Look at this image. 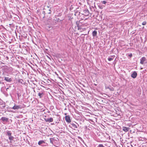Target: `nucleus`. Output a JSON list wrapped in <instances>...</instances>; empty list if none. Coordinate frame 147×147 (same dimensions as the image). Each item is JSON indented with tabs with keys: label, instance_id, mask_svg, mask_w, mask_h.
<instances>
[{
	"label": "nucleus",
	"instance_id": "obj_1",
	"mask_svg": "<svg viewBox=\"0 0 147 147\" xmlns=\"http://www.w3.org/2000/svg\"><path fill=\"white\" fill-rule=\"evenodd\" d=\"M140 63L142 64H146L145 65L147 66V62H145L146 60V58L145 57H143L140 59Z\"/></svg>",
	"mask_w": 147,
	"mask_h": 147
},
{
	"label": "nucleus",
	"instance_id": "obj_2",
	"mask_svg": "<svg viewBox=\"0 0 147 147\" xmlns=\"http://www.w3.org/2000/svg\"><path fill=\"white\" fill-rule=\"evenodd\" d=\"M11 108L14 110H16L21 109L22 108V107H21V106L16 105H15L14 106Z\"/></svg>",
	"mask_w": 147,
	"mask_h": 147
},
{
	"label": "nucleus",
	"instance_id": "obj_3",
	"mask_svg": "<svg viewBox=\"0 0 147 147\" xmlns=\"http://www.w3.org/2000/svg\"><path fill=\"white\" fill-rule=\"evenodd\" d=\"M65 120L68 123H70L71 121L70 117L69 115L65 116Z\"/></svg>",
	"mask_w": 147,
	"mask_h": 147
},
{
	"label": "nucleus",
	"instance_id": "obj_4",
	"mask_svg": "<svg viewBox=\"0 0 147 147\" xmlns=\"http://www.w3.org/2000/svg\"><path fill=\"white\" fill-rule=\"evenodd\" d=\"M4 78V80L7 82H10L12 81L11 78L9 77H5Z\"/></svg>",
	"mask_w": 147,
	"mask_h": 147
},
{
	"label": "nucleus",
	"instance_id": "obj_5",
	"mask_svg": "<svg viewBox=\"0 0 147 147\" xmlns=\"http://www.w3.org/2000/svg\"><path fill=\"white\" fill-rule=\"evenodd\" d=\"M45 121L47 122H51L53 121V119L52 118H48L47 119H45Z\"/></svg>",
	"mask_w": 147,
	"mask_h": 147
},
{
	"label": "nucleus",
	"instance_id": "obj_6",
	"mask_svg": "<svg viewBox=\"0 0 147 147\" xmlns=\"http://www.w3.org/2000/svg\"><path fill=\"white\" fill-rule=\"evenodd\" d=\"M137 73L134 71L131 75V76L134 78H136L137 76Z\"/></svg>",
	"mask_w": 147,
	"mask_h": 147
},
{
	"label": "nucleus",
	"instance_id": "obj_7",
	"mask_svg": "<svg viewBox=\"0 0 147 147\" xmlns=\"http://www.w3.org/2000/svg\"><path fill=\"white\" fill-rule=\"evenodd\" d=\"M8 118L5 117H2L0 120H2L3 122L6 121L7 122L8 120Z\"/></svg>",
	"mask_w": 147,
	"mask_h": 147
},
{
	"label": "nucleus",
	"instance_id": "obj_8",
	"mask_svg": "<svg viewBox=\"0 0 147 147\" xmlns=\"http://www.w3.org/2000/svg\"><path fill=\"white\" fill-rule=\"evenodd\" d=\"M130 129V128L128 127H123V130L124 131L126 132L128 131Z\"/></svg>",
	"mask_w": 147,
	"mask_h": 147
},
{
	"label": "nucleus",
	"instance_id": "obj_9",
	"mask_svg": "<svg viewBox=\"0 0 147 147\" xmlns=\"http://www.w3.org/2000/svg\"><path fill=\"white\" fill-rule=\"evenodd\" d=\"M51 8H49L48 10H46L45 11H44L43 12V13L44 14H50L51 13Z\"/></svg>",
	"mask_w": 147,
	"mask_h": 147
},
{
	"label": "nucleus",
	"instance_id": "obj_10",
	"mask_svg": "<svg viewBox=\"0 0 147 147\" xmlns=\"http://www.w3.org/2000/svg\"><path fill=\"white\" fill-rule=\"evenodd\" d=\"M11 134L10 131H6V135L8 136L9 138L12 136Z\"/></svg>",
	"mask_w": 147,
	"mask_h": 147
},
{
	"label": "nucleus",
	"instance_id": "obj_11",
	"mask_svg": "<svg viewBox=\"0 0 147 147\" xmlns=\"http://www.w3.org/2000/svg\"><path fill=\"white\" fill-rule=\"evenodd\" d=\"M45 142L43 140H40L38 142V144L39 145H40L44 143H45Z\"/></svg>",
	"mask_w": 147,
	"mask_h": 147
},
{
	"label": "nucleus",
	"instance_id": "obj_12",
	"mask_svg": "<svg viewBox=\"0 0 147 147\" xmlns=\"http://www.w3.org/2000/svg\"><path fill=\"white\" fill-rule=\"evenodd\" d=\"M97 32L96 31L94 30L92 33V35L94 37L96 36L97 35Z\"/></svg>",
	"mask_w": 147,
	"mask_h": 147
},
{
	"label": "nucleus",
	"instance_id": "obj_13",
	"mask_svg": "<svg viewBox=\"0 0 147 147\" xmlns=\"http://www.w3.org/2000/svg\"><path fill=\"white\" fill-rule=\"evenodd\" d=\"M71 124L74 129H75V128H77V125L75 124L74 123H72Z\"/></svg>",
	"mask_w": 147,
	"mask_h": 147
},
{
	"label": "nucleus",
	"instance_id": "obj_14",
	"mask_svg": "<svg viewBox=\"0 0 147 147\" xmlns=\"http://www.w3.org/2000/svg\"><path fill=\"white\" fill-rule=\"evenodd\" d=\"M14 139V137L13 136H11L10 137H9V140H10V141L12 140H13Z\"/></svg>",
	"mask_w": 147,
	"mask_h": 147
},
{
	"label": "nucleus",
	"instance_id": "obj_15",
	"mask_svg": "<svg viewBox=\"0 0 147 147\" xmlns=\"http://www.w3.org/2000/svg\"><path fill=\"white\" fill-rule=\"evenodd\" d=\"M146 24V21H144L142 22V24L143 25H145Z\"/></svg>",
	"mask_w": 147,
	"mask_h": 147
},
{
	"label": "nucleus",
	"instance_id": "obj_16",
	"mask_svg": "<svg viewBox=\"0 0 147 147\" xmlns=\"http://www.w3.org/2000/svg\"><path fill=\"white\" fill-rule=\"evenodd\" d=\"M113 59L112 58H108V60L109 61H112L113 60Z\"/></svg>",
	"mask_w": 147,
	"mask_h": 147
},
{
	"label": "nucleus",
	"instance_id": "obj_17",
	"mask_svg": "<svg viewBox=\"0 0 147 147\" xmlns=\"http://www.w3.org/2000/svg\"><path fill=\"white\" fill-rule=\"evenodd\" d=\"M98 147H105L102 144H100L99 145Z\"/></svg>",
	"mask_w": 147,
	"mask_h": 147
},
{
	"label": "nucleus",
	"instance_id": "obj_18",
	"mask_svg": "<svg viewBox=\"0 0 147 147\" xmlns=\"http://www.w3.org/2000/svg\"><path fill=\"white\" fill-rule=\"evenodd\" d=\"M102 3L103 4H105L106 3V2L105 1H102Z\"/></svg>",
	"mask_w": 147,
	"mask_h": 147
},
{
	"label": "nucleus",
	"instance_id": "obj_19",
	"mask_svg": "<svg viewBox=\"0 0 147 147\" xmlns=\"http://www.w3.org/2000/svg\"><path fill=\"white\" fill-rule=\"evenodd\" d=\"M42 95V94L40 93H39L38 94V95L40 97V98H41V95Z\"/></svg>",
	"mask_w": 147,
	"mask_h": 147
},
{
	"label": "nucleus",
	"instance_id": "obj_20",
	"mask_svg": "<svg viewBox=\"0 0 147 147\" xmlns=\"http://www.w3.org/2000/svg\"><path fill=\"white\" fill-rule=\"evenodd\" d=\"M128 56H129V57H131L132 56V54H129V55H128Z\"/></svg>",
	"mask_w": 147,
	"mask_h": 147
},
{
	"label": "nucleus",
	"instance_id": "obj_21",
	"mask_svg": "<svg viewBox=\"0 0 147 147\" xmlns=\"http://www.w3.org/2000/svg\"><path fill=\"white\" fill-rule=\"evenodd\" d=\"M5 107V104H4V105H3L2 106V107L3 108H4V107Z\"/></svg>",
	"mask_w": 147,
	"mask_h": 147
},
{
	"label": "nucleus",
	"instance_id": "obj_22",
	"mask_svg": "<svg viewBox=\"0 0 147 147\" xmlns=\"http://www.w3.org/2000/svg\"><path fill=\"white\" fill-rule=\"evenodd\" d=\"M9 89V88H7L6 89V91H7Z\"/></svg>",
	"mask_w": 147,
	"mask_h": 147
},
{
	"label": "nucleus",
	"instance_id": "obj_23",
	"mask_svg": "<svg viewBox=\"0 0 147 147\" xmlns=\"http://www.w3.org/2000/svg\"><path fill=\"white\" fill-rule=\"evenodd\" d=\"M1 78H0V84H1Z\"/></svg>",
	"mask_w": 147,
	"mask_h": 147
},
{
	"label": "nucleus",
	"instance_id": "obj_24",
	"mask_svg": "<svg viewBox=\"0 0 147 147\" xmlns=\"http://www.w3.org/2000/svg\"><path fill=\"white\" fill-rule=\"evenodd\" d=\"M143 69V68L142 67H141V68H140L141 69Z\"/></svg>",
	"mask_w": 147,
	"mask_h": 147
},
{
	"label": "nucleus",
	"instance_id": "obj_25",
	"mask_svg": "<svg viewBox=\"0 0 147 147\" xmlns=\"http://www.w3.org/2000/svg\"><path fill=\"white\" fill-rule=\"evenodd\" d=\"M0 103H1V104H2V105H3V104H2V103H1V102H0Z\"/></svg>",
	"mask_w": 147,
	"mask_h": 147
},
{
	"label": "nucleus",
	"instance_id": "obj_26",
	"mask_svg": "<svg viewBox=\"0 0 147 147\" xmlns=\"http://www.w3.org/2000/svg\"><path fill=\"white\" fill-rule=\"evenodd\" d=\"M87 11L88 12V10Z\"/></svg>",
	"mask_w": 147,
	"mask_h": 147
}]
</instances>
